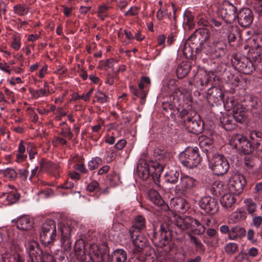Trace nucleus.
<instances>
[{
  "label": "nucleus",
  "mask_w": 262,
  "mask_h": 262,
  "mask_svg": "<svg viewBox=\"0 0 262 262\" xmlns=\"http://www.w3.org/2000/svg\"><path fill=\"white\" fill-rule=\"evenodd\" d=\"M90 254H93L95 256L98 257L99 256V250L98 247L96 244L92 245L90 248Z\"/></svg>",
  "instance_id": "55"
},
{
  "label": "nucleus",
  "mask_w": 262,
  "mask_h": 262,
  "mask_svg": "<svg viewBox=\"0 0 262 262\" xmlns=\"http://www.w3.org/2000/svg\"><path fill=\"white\" fill-rule=\"evenodd\" d=\"M245 234L246 230L244 228L236 226L230 229L228 237L230 240H235L243 237Z\"/></svg>",
  "instance_id": "25"
},
{
  "label": "nucleus",
  "mask_w": 262,
  "mask_h": 262,
  "mask_svg": "<svg viewBox=\"0 0 262 262\" xmlns=\"http://www.w3.org/2000/svg\"><path fill=\"white\" fill-rule=\"evenodd\" d=\"M110 7L106 5H102L99 7L98 11V16L102 20H103L105 17L107 16V11L110 9Z\"/></svg>",
  "instance_id": "47"
},
{
  "label": "nucleus",
  "mask_w": 262,
  "mask_h": 262,
  "mask_svg": "<svg viewBox=\"0 0 262 262\" xmlns=\"http://www.w3.org/2000/svg\"><path fill=\"white\" fill-rule=\"evenodd\" d=\"M130 236L135 246L134 253L136 254L140 253L146 245V237L141 232H135L134 236Z\"/></svg>",
  "instance_id": "19"
},
{
  "label": "nucleus",
  "mask_w": 262,
  "mask_h": 262,
  "mask_svg": "<svg viewBox=\"0 0 262 262\" xmlns=\"http://www.w3.org/2000/svg\"><path fill=\"white\" fill-rule=\"evenodd\" d=\"M166 40V36L164 34H161L158 36V44L159 46H163L162 48L165 47L164 43Z\"/></svg>",
  "instance_id": "61"
},
{
  "label": "nucleus",
  "mask_w": 262,
  "mask_h": 262,
  "mask_svg": "<svg viewBox=\"0 0 262 262\" xmlns=\"http://www.w3.org/2000/svg\"><path fill=\"white\" fill-rule=\"evenodd\" d=\"M171 231L172 229L166 224H161L160 235L156 232H154L153 235L152 240L155 245L161 248L168 246V249H166L165 250L167 252L170 251L173 246L172 244H170Z\"/></svg>",
  "instance_id": "4"
},
{
  "label": "nucleus",
  "mask_w": 262,
  "mask_h": 262,
  "mask_svg": "<svg viewBox=\"0 0 262 262\" xmlns=\"http://www.w3.org/2000/svg\"><path fill=\"white\" fill-rule=\"evenodd\" d=\"M75 253L77 258L80 260H84L86 258V255L84 251V245L83 241H77L75 243Z\"/></svg>",
  "instance_id": "31"
},
{
  "label": "nucleus",
  "mask_w": 262,
  "mask_h": 262,
  "mask_svg": "<svg viewBox=\"0 0 262 262\" xmlns=\"http://www.w3.org/2000/svg\"><path fill=\"white\" fill-rule=\"evenodd\" d=\"M209 168L215 175H223L229 169L227 159L223 155L215 154L209 161Z\"/></svg>",
  "instance_id": "6"
},
{
  "label": "nucleus",
  "mask_w": 262,
  "mask_h": 262,
  "mask_svg": "<svg viewBox=\"0 0 262 262\" xmlns=\"http://www.w3.org/2000/svg\"><path fill=\"white\" fill-rule=\"evenodd\" d=\"M229 144L233 148L245 155L250 154L254 149L252 142L250 143L245 137L240 135L233 136L229 140Z\"/></svg>",
  "instance_id": "9"
},
{
  "label": "nucleus",
  "mask_w": 262,
  "mask_h": 262,
  "mask_svg": "<svg viewBox=\"0 0 262 262\" xmlns=\"http://www.w3.org/2000/svg\"><path fill=\"white\" fill-rule=\"evenodd\" d=\"M237 8L228 2H225L219 10V14L224 20L228 24L232 23L236 18Z\"/></svg>",
  "instance_id": "12"
},
{
  "label": "nucleus",
  "mask_w": 262,
  "mask_h": 262,
  "mask_svg": "<svg viewBox=\"0 0 262 262\" xmlns=\"http://www.w3.org/2000/svg\"><path fill=\"white\" fill-rule=\"evenodd\" d=\"M199 205L205 212L210 214L216 213L219 208L217 201L210 196L202 198L199 201Z\"/></svg>",
  "instance_id": "14"
},
{
  "label": "nucleus",
  "mask_w": 262,
  "mask_h": 262,
  "mask_svg": "<svg viewBox=\"0 0 262 262\" xmlns=\"http://www.w3.org/2000/svg\"><path fill=\"white\" fill-rule=\"evenodd\" d=\"M56 237L55 223L53 220L46 221L42 225L40 233V240L45 246L52 243Z\"/></svg>",
  "instance_id": "7"
},
{
  "label": "nucleus",
  "mask_w": 262,
  "mask_h": 262,
  "mask_svg": "<svg viewBox=\"0 0 262 262\" xmlns=\"http://www.w3.org/2000/svg\"><path fill=\"white\" fill-rule=\"evenodd\" d=\"M126 144V140H125L124 139H121V140H119L117 142V143L115 145V147L118 150H121L124 147Z\"/></svg>",
  "instance_id": "57"
},
{
  "label": "nucleus",
  "mask_w": 262,
  "mask_h": 262,
  "mask_svg": "<svg viewBox=\"0 0 262 262\" xmlns=\"http://www.w3.org/2000/svg\"><path fill=\"white\" fill-rule=\"evenodd\" d=\"M254 8L259 15H262V0H257L254 4Z\"/></svg>",
  "instance_id": "54"
},
{
  "label": "nucleus",
  "mask_w": 262,
  "mask_h": 262,
  "mask_svg": "<svg viewBox=\"0 0 262 262\" xmlns=\"http://www.w3.org/2000/svg\"><path fill=\"white\" fill-rule=\"evenodd\" d=\"M246 184L244 177L240 174H235L229 179V191L236 194H239L243 190Z\"/></svg>",
  "instance_id": "13"
},
{
  "label": "nucleus",
  "mask_w": 262,
  "mask_h": 262,
  "mask_svg": "<svg viewBox=\"0 0 262 262\" xmlns=\"http://www.w3.org/2000/svg\"><path fill=\"white\" fill-rule=\"evenodd\" d=\"M198 22L199 24L203 26H207L209 24L208 21L203 16H200L198 17Z\"/></svg>",
  "instance_id": "62"
},
{
  "label": "nucleus",
  "mask_w": 262,
  "mask_h": 262,
  "mask_svg": "<svg viewBox=\"0 0 262 262\" xmlns=\"http://www.w3.org/2000/svg\"><path fill=\"white\" fill-rule=\"evenodd\" d=\"M28 8L26 7L22 6H17V14L19 15H23L28 13Z\"/></svg>",
  "instance_id": "60"
},
{
  "label": "nucleus",
  "mask_w": 262,
  "mask_h": 262,
  "mask_svg": "<svg viewBox=\"0 0 262 262\" xmlns=\"http://www.w3.org/2000/svg\"><path fill=\"white\" fill-rule=\"evenodd\" d=\"M184 125L188 132L194 134H198L203 130L202 121L196 115L187 117L184 121Z\"/></svg>",
  "instance_id": "15"
},
{
  "label": "nucleus",
  "mask_w": 262,
  "mask_h": 262,
  "mask_svg": "<svg viewBox=\"0 0 262 262\" xmlns=\"http://www.w3.org/2000/svg\"><path fill=\"white\" fill-rule=\"evenodd\" d=\"M181 163L188 168L196 167L201 162V157L197 147H189L179 156Z\"/></svg>",
  "instance_id": "3"
},
{
  "label": "nucleus",
  "mask_w": 262,
  "mask_h": 262,
  "mask_svg": "<svg viewBox=\"0 0 262 262\" xmlns=\"http://www.w3.org/2000/svg\"><path fill=\"white\" fill-rule=\"evenodd\" d=\"M138 13V9L136 7H132L127 11H126L124 15L126 16H132L137 15Z\"/></svg>",
  "instance_id": "52"
},
{
  "label": "nucleus",
  "mask_w": 262,
  "mask_h": 262,
  "mask_svg": "<svg viewBox=\"0 0 262 262\" xmlns=\"http://www.w3.org/2000/svg\"><path fill=\"white\" fill-rule=\"evenodd\" d=\"M163 170V166L159 163L152 162L149 165L144 160L139 161L137 167L138 175L144 180H147L151 175L155 181L157 179L158 182ZM155 183L158 185L157 182H155Z\"/></svg>",
  "instance_id": "1"
},
{
  "label": "nucleus",
  "mask_w": 262,
  "mask_h": 262,
  "mask_svg": "<svg viewBox=\"0 0 262 262\" xmlns=\"http://www.w3.org/2000/svg\"><path fill=\"white\" fill-rule=\"evenodd\" d=\"M237 245L234 243H229L225 247V251L228 254H234L237 249Z\"/></svg>",
  "instance_id": "48"
},
{
  "label": "nucleus",
  "mask_w": 262,
  "mask_h": 262,
  "mask_svg": "<svg viewBox=\"0 0 262 262\" xmlns=\"http://www.w3.org/2000/svg\"><path fill=\"white\" fill-rule=\"evenodd\" d=\"M176 35L173 33L169 34L167 37V43L168 45H171L175 40Z\"/></svg>",
  "instance_id": "63"
},
{
  "label": "nucleus",
  "mask_w": 262,
  "mask_h": 262,
  "mask_svg": "<svg viewBox=\"0 0 262 262\" xmlns=\"http://www.w3.org/2000/svg\"><path fill=\"white\" fill-rule=\"evenodd\" d=\"M196 35H200L202 37V41H206L208 40L210 37V32L206 28H200L196 30Z\"/></svg>",
  "instance_id": "44"
},
{
  "label": "nucleus",
  "mask_w": 262,
  "mask_h": 262,
  "mask_svg": "<svg viewBox=\"0 0 262 262\" xmlns=\"http://www.w3.org/2000/svg\"><path fill=\"white\" fill-rule=\"evenodd\" d=\"M0 173L2 174L5 177L12 179L16 177V172L11 168H7L6 169H2L0 170Z\"/></svg>",
  "instance_id": "46"
},
{
  "label": "nucleus",
  "mask_w": 262,
  "mask_h": 262,
  "mask_svg": "<svg viewBox=\"0 0 262 262\" xmlns=\"http://www.w3.org/2000/svg\"><path fill=\"white\" fill-rule=\"evenodd\" d=\"M24 144L25 143L23 140H21L19 143L18 149L17 150L18 152V153H17V162L24 161L27 157Z\"/></svg>",
  "instance_id": "36"
},
{
  "label": "nucleus",
  "mask_w": 262,
  "mask_h": 262,
  "mask_svg": "<svg viewBox=\"0 0 262 262\" xmlns=\"http://www.w3.org/2000/svg\"><path fill=\"white\" fill-rule=\"evenodd\" d=\"M60 134L69 140H71L73 137V133L71 131V129L70 128L63 129L60 133Z\"/></svg>",
  "instance_id": "56"
},
{
  "label": "nucleus",
  "mask_w": 262,
  "mask_h": 262,
  "mask_svg": "<svg viewBox=\"0 0 262 262\" xmlns=\"http://www.w3.org/2000/svg\"><path fill=\"white\" fill-rule=\"evenodd\" d=\"M149 199L157 206H162L164 204V201L159 193L154 189H150L148 193Z\"/></svg>",
  "instance_id": "33"
},
{
  "label": "nucleus",
  "mask_w": 262,
  "mask_h": 262,
  "mask_svg": "<svg viewBox=\"0 0 262 262\" xmlns=\"http://www.w3.org/2000/svg\"><path fill=\"white\" fill-rule=\"evenodd\" d=\"M215 77V74L212 72H209L208 73L205 74L204 77V79H201V84L203 86L208 85L211 81L214 80Z\"/></svg>",
  "instance_id": "41"
},
{
  "label": "nucleus",
  "mask_w": 262,
  "mask_h": 262,
  "mask_svg": "<svg viewBox=\"0 0 262 262\" xmlns=\"http://www.w3.org/2000/svg\"><path fill=\"white\" fill-rule=\"evenodd\" d=\"M250 137L254 148L258 151H262V133L252 131L250 133Z\"/></svg>",
  "instance_id": "23"
},
{
  "label": "nucleus",
  "mask_w": 262,
  "mask_h": 262,
  "mask_svg": "<svg viewBox=\"0 0 262 262\" xmlns=\"http://www.w3.org/2000/svg\"><path fill=\"white\" fill-rule=\"evenodd\" d=\"M46 85H44L43 89H40L33 91L32 92V95L35 99H37L39 97L48 96L49 93V90L48 89H46Z\"/></svg>",
  "instance_id": "39"
},
{
  "label": "nucleus",
  "mask_w": 262,
  "mask_h": 262,
  "mask_svg": "<svg viewBox=\"0 0 262 262\" xmlns=\"http://www.w3.org/2000/svg\"><path fill=\"white\" fill-rule=\"evenodd\" d=\"M227 46L222 39L214 38L207 48V54L212 58L223 57L226 53Z\"/></svg>",
  "instance_id": "11"
},
{
  "label": "nucleus",
  "mask_w": 262,
  "mask_h": 262,
  "mask_svg": "<svg viewBox=\"0 0 262 262\" xmlns=\"http://www.w3.org/2000/svg\"><path fill=\"white\" fill-rule=\"evenodd\" d=\"M74 168L75 169L80 171L82 173H86L88 171L83 163L76 164L74 166Z\"/></svg>",
  "instance_id": "59"
},
{
  "label": "nucleus",
  "mask_w": 262,
  "mask_h": 262,
  "mask_svg": "<svg viewBox=\"0 0 262 262\" xmlns=\"http://www.w3.org/2000/svg\"><path fill=\"white\" fill-rule=\"evenodd\" d=\"M173 224L180 230L183 231L193 226L200 227L198 229L195 230V233L201 235L203 233L206 228L204 225L197 220L190 216H186L182 217L179 215H174L172 220Z\"/></svg>",
  "instance_id": "2"
},
{
  "label": "nucleus",
  "mask_w": 262,
  "mask_h": 262,
  "mask_svg": "<svg viewBox=\"0 0 262 262\" xmlns=\"http://www.w3.org/2000/svg\"><path fill=\"white\" fill-rule=\"evenodd\" d=\"M33 225L32 220L27 215H24L17 219V228L21 230H28Z\"/></svg>",
  "instance_id": "29"
},
{
  "label": "nucleus",
  "mask_w": 262,
  "mask_h": 262,
  "mask_svg": "<svg viewBox=\"0 0 262 262\" xmlns=\"http://www.w3.org/2000/svg\"><path fill=\"white\" fill-rule=\"evenodd\" d=\"M113 262H125L127 259V254L125 250L122 249H116L112 253Z\"/></svg>",
  "instance_id": "30"
},
{
  "label": "nucleus",
  "mask_w": 262,
  "mask_h": 262,
  "mask_svg": "<svg viewBox=\"0 0 262 262\" xmlns=\"http://www.w3.org/2000/svg\"><path fill=\"white\" fill-rule=\"evenodd\" d=\"M210 190L214 195H222L227 191V186L224 185L220 181H215L211 185Z\"/></svg>",
  "instance_id": "24"
},
{
  "label": "nucleus",
  "mask_w": 262,
  "mask_h": 262,
  "mask_svg": "<svg viewBox=\"0 0 262 262\" xmlns=\"http://www.w3.org/2000/svg\"><path fill=\"white\" fill-rule=\"evenodd\" d=\"M74 222L67 221L60 224L61 245L64 251H70L72 247L71 235L75 231Z\"/></svg>",
  "instance_id": "5"
},
{
  "label": "nucleus",
  "mask_w": 262,
  "mask_h": 262,
  "mask_svg": "<svg viewBox=\"0 0 262 262\" xmlns=\"http://www.w3.org/2000/svg\"><path fill=\"white\" fill-rule=\"evenodd\" d=\"M246 218V212L243 209H238L233 212L230 217V220L232 223H236L245 220Z\"/></svg>",
  "instance_id": "34"
},
{
  "label": "nucleus",
  "mask_w": 262,
  "mask_h": 262,
  "mask_svg": "<svg viewBox=\"0 0 262 262\" xmlns=\"http://www.w3.org/2000/svg\"><path fill=\"white\" fill-rule=\"evenodd\" d=\"M5 94L8 99H11V102L14 103L15 102V94L13 92L10 91L8 89L6 88L5 90Z\"/></svg>",
  "instance_id": "53"
},
{
  "label": "nucleus",
  "mask_w": 262,
  "mask_h": 262,
  "mask_svg": "<svg viewBox=\"0 0 262 262\" xmlns=\"http://www.w3.org/2000/svg\"><path fill=\"white\" fill-rule=\"evenodd\" d=\"M191 67L186 63L180 64L177 69L176 74L178 78H183L185 77L190 70Z\"/></svg>",
  "instance_id": "35"
},
{
  "label": "nucleus",
  "mask_w": 262,
  "mask_h": 262,
  "mask_svg": "<svg viewBox=\"0 0 262 262\" xmlns=\"http://www.w3.org/2000/svg\"><path fill=\"white\" fill-rule=\"evenodd\" d=\"M238 23L242 27L247 28L250 26L253 20L252 11L248 8L239 10L236 14Z\"/></svg>",
  "instance_id": "16"
},
{
  "label": "nucleus",
  "mask_w": 262,
  "mask_h": 262,
  "mask_svg": "<svg viewBox=\"0 0 262 262\" xmlns=\"http://www.w3.org/2000/svg\"><path fill=\"white\" fill-rule=\"evenodd\" d=\"M184 19L186 20L189 27L192 28L193 25V16L189 12H186L184 13Z\"/></svg>",
  "instance_id": "50"
},
{
  "label": "nucleus",
  "mask_w": 262,
  "mask_h": 262,
  "mask_svg": "<svg viewBox=\"0 0 262 262\" xmlns=\"http://www.w3.org/2000/svg\"><path fill=\"white\" fill-rule=\"evenodd\" d=\"M196 180L187 174H182L179 183L175 187L174 191L178 194H184L190 192L196 187Z\"/></svg>",
  "instance_id": "10"
},
{
  "label": "nucleus",
  "mask_w": 262,
  "mask_h": 262,
  "mask_svg": "<svg viewBox=\"0 0 262 262\" xmlns=\"http://www.w3.org/2000/svg\"><path fill=\"white\" fill-rule=\"evenodd\" d=\"M244 203L249 214H252L255 211L257 206L252 200L250 199H246L244 200Z\"/></svg>",
  "instance_id": "40"
},
{
  "label": "nucleus",
  "mask_w": 262,
  "mask_h": 262,
  "mask_svg": "<svg viewBox=\"0 0 262 262\" xmlns=\"http://www.w3.org/2000/svg\"><path fill=\"white\" fill-rule=\"evenodd\" d=\"M59 165L52 163L51 162L42 161L40 164V169L48 171L49 172H54V174L57 175L59 173Z\"/></svg>",
  "instance_id": "32"
},
{
  "label": "nucleus",
  "mask_w": 262,
  "mask_h": 262,
  "mask_svg": "<svg viewBox=\"0 0 262 262\" xmlns=\"http://www.w3.org/2000/svg\"><path fill=\"white\" fill-rule=\"evenodd\" d=\"M164 176L165 181L167 182L175 184L178 182L180 174L178 169L176 167H173L166 171Z\"/></svg>",
  "instance_id": "28"
},
{
  "label": "nucleus",
  "mask_w": 262,
  "mask_h": 262,
  "mask_svg": "<svg viewBox=\"0 0 262 262\" xmlns=\"http://www.w3.org/2000/svg\"><path fill=\"white\" fill-rule=\"evenodd\" d=\"M26 247L30 258V261L29 262L38 261L41 255V251L38 243L34 241H30L26 244Z\"/></svg>",
  "instance_id": "18"
},
{
  "label": "nucleus",
  "mask_w": 262,
  "mask_h": 262,
  "mask_svg": "<svg viewBox=\"0 0 262 262\" xmlns=\"http://www.w3.org/2000/svg\"><path fill=\"white\" fill-rule=\"evenodd\" d=\"M9 187L12 189V190L8 191L6 201L8 202V204L10 205L16 202V189L13 186L9 185Z\"/></svg>",
  "instance_id": "38"
},
{
  "label": "nucleus",
  "mask_w": 262,
  "mask_h": 262,
  "mask_svg": "<svg viewBox=\"0 0 262 262\" xmlns=\"http://www.w3.org/2000/svg\"><path fill=\"white\" fill-rule=\"evenodd\" d=\"M189 235L190 242L195 245L196 249L200 251L204 252L205 251L204 246L201 241L196 237L190 234H189Z\"/></svg>",
  "instance_id": "42"
},
{
  "label": "nucleus",
  "mask_w": 262,
  "mask_h": 262,
  "mask_svg": "<svg viewBox=\"0 0 262 262\" xmlns=\"http://www.w3.org/2000/svg\"><path fill=\"white\" fill-rule=\"evenodd\" d=\"M232 115L224 114L221 117V122L226 130H231L234 127L235 123Z\"/></svg>",
  "instance_id": "26"
},
{
  "label": "nucleus",
  "mask_w": 262,
  "mask_h": 262,
  "mask_svg": "<svg viewBox=\"0 0 262 262\" xmlns=\"http://www.w3.org/2000/svg\"><path fill=\"white\" fill-rule=\"evenodd\" d=\"M102 162V160L100 158L98 157H95L89 162V168L91 170L95 169L97 168L100 164H101Z\"/></svg>",
  "instance_id": "43"
},
{
  "label": "nucleus",
  "mask_w": 262,
  "mask_h": 262,
  "mask_svg": "<svg viewBox=\"0 0 262 262\" xmlns=\"http://www.w3.org/2000/svg\"><path fill=\"white\" fill-rule=\"evenodd\" d=\"M170 205L174 207L176 211L183 213L189 208L187 201L181 198L173 199L170 201Z\"/></svg>",
  "instance_id": "21"
},
{
  "label": "nucleus",
  "mask_w": 262,
  "mask_h": 262,
  "mask_svg": "<svg viewBox=\"0 0 262 262\" xmlns=\"http://www.w3.org/2000/svg\"><path fill=\"white\" fill-rule=\"evenodd\" d=\"M224 95L222 91L216 87L211 88L208 90V99L209 101H213L214 102H217L220 100L222 101L224 103L226 101L224 99Z\"/></svg>",
  "instance_id": "22"
},
{
  "label": "nucleus",
  "mask_w": 262,
  "mask_h": 262,
  "mask_svg": "<svg viewBox=\"0 0 262 262\" xmlns=\"http://www.w3.org/2000/svg\"><path fill=\"white\" fill-rule=\"evenodd\" d=\"M224 107L228 110H232L234 120L239 123H242L246 119L245 108L243 105L235 101L232 97H228L224 102Z\"/></svg>",
  "instance_id": "8"
},
{
  "label": "nucleus",
  "mask_w": 262,
  "mask_h": 262,
  "mask_svg": "<svg viewBox=\"0 0 262 262\" xmlns=\"http://www.w3.org/2000/svg\"><path fill=\"white\" fill-rule=\"evenodd\" d=\"M95 97L97 101L101 104L107 102L108 99L107 96L100 91L96 92Z\"/></svg>",
  "instance_id": "45"
},
{
  "label": "nucleus",
  "mask_w": 262,
  "mask_h": 262,
  "mask_svg": "<svg viewBox=\"0 0 262 262\" xmlns=\"http://www.w3.org/2000/svg\"><path fill=\"white\" fill-rule=\"evenodd\" d=\"M99 183L96 181H92L87 186V190L89 192H93L98 188Z\"/></svg>",
  "instance_id": "51"
},
{
  "label": "nucleus",
  "mask_w": 262,
  "mask_h": 262,
  "mask_svg": "<svg viewBox=\"0 0 262 262\" xmlns=\"http://www.w3.org/2000/svg\"><path fill=\"white\" fill-rule=\"evenodd\" d=\"M253 59L257 69L262 72V52L254 56Z\"/></svg>",
  "instance_id": "49"
},
{
  "label": "nucleus",
  "mask_w": 262,
  "mask_h": 262,
  "mask_svg": "<svg viewBox=\"0 0 262 262\" xmlns=\"http://www.w3.org/2000/svg\"><path fill=\"white\" fill-rule=\"evenodd\" d=\"M262 223V217L260 216H255L253 219L252 223L256 228L260 227Z\"/></svg>",
  "instance_id": "58"
},
{
  "label": "nucleus",
  "mask_w": 262,
  "mask_h": 262,
  "mask_svg": "<svg viewBox=\"0 0 262 262\" xmlns=\"http://www.w3.org/2000/svg\"><path fill=\"white\" fill-rule=\"evenodd\" d=\"M212 143L213 141L209 138L202 137V138L200 139L199 145L200 147L202 148L203 150L208 152L209 149H210Z\"/></svg>",
  "instance_id": "37"
},
{
  "label": "nucleus",
  "mask_w": 262,
  "mask_h": 262,
  "mask_svg": "<svg viewBox=\"0 0 262 262\" xmlns=\"http://www.w3.org/2000/svg\"><path fill=\"white\" fill-rule=\"evenodd\" d=\"M235 66L239 72L245 74H251L256 68L255 62L253 63L246 57L236 59Z\"/></svg>",
  "instance_id": "17"
},
{
  "label": "nucleus",
  "mask_w": 262,
  "mask_h": 262,
  "mask_svg": "<svg viewBox=\"0 0 262 262\" xmlns=\"http://www.w3.org/2000/svg\"><path fill=\"white\" fill-rule=\"evenodd\" d=\"M146 227L145 219L141 215H137L135 217L132 226L129 231L130 235L133 236L134 235L135 232H141V231L146 229Z\"/></svg>",
  "instance_id": "20"
},
{
  "label": "nucleus",
  "mask_w": 262,
  "mask_h": 262,
  "mask_svg": "<svg viewBox=\"0 0 262 262\" xmlns=\"http://www.w3.org/2000/svg\"><path fill=\"white\" fill-rule=\"evenodd\" d=\"M233 193L230 191L228 192L227 191L222 194L221 203L223 207L227 208H230L235 203V198Z\"/></svg>",
  "instance_id": "27"
},
{
  "label": "nucleus",
  "mask_w": 262,
  "mask_h": 262,
  "mask_svg": "<svg viewBox=\"0 0 262 262\" xmlns=\"http://www.w3.org/2000/svg\"><path fill=\"white\" fill-rule=\"evenodd\" d=\"M258 252L257 248L252 247L248 251L249 255L252 257H255L258 255Z\"/></svg>",
  "instance_id": "64"
}]
</instances>
